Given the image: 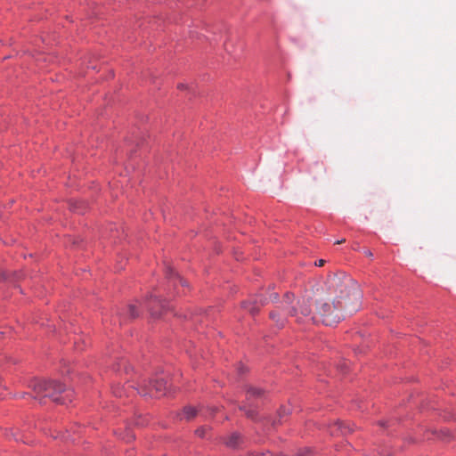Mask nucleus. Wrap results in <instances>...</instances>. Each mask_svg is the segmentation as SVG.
Here are the masks:
<instances>
[{
  "instance_id": "18",
  "label": "nucleus",
  "mask_w": 456,
  "mask_h": 456,
  "mask_svg": "<svg viewBox=\"0 0 456 456\" xmlns=\"http://www.w3.org/2000/svg\"><path fill=\"white\" fill-rule=\"evenodd\" d=\"M365 255L369 257H371L372 256V253L370 251V250H365Z\"/></svg>"
},
{
  "instance_id": "19",
  "label": "nucleus",
  "mask_w": 456,
  "mask_h": 456,
  "mask_svg": "<svg viewBox=\"0 0 456 456\" xmlns=\"http://www.w3.org/2000/svg\"><path fill=\"white\" fill-rule=\"evenodd\" d=\"M345 241H346V240H345V239H343V240H338L336 242V244H342V243H344Z\"/></svg>"
},
{
  "instance_id": "4",
  "label": "nucleus",
  "mask_w": 456,
  "mask_h": 456,
  "mask_svg": "<svg viewBox=\"0 0 456 456\" xmlns=\"http://www.w3.org/2000/svg\"><path fill=\"white\" fill-rule=\"evenodd\" d=\"M167 382L162 378H157L150 382L149 386H142L138 388V393L143 396L150 395L160 397L167 393Z\"/></svg>"
},
{
  "instance_id": "12",
  "label": "nucleus",
  "mask_w": 456,
  "mask_h": 456,
  "mask_svg": "<svg viewBox=\"0 0 456 456\" xmlns=\"http://www.w3.org/2000/svg\"><path fill=\"white\" fill-rule=\"evenodd\" d=\"M124 389L123 388H119V387H117L114 389V394L116 396H118V397H122L123 395H124Z\"/></svg>"
},
{
  "instance_id": "16",
  "label": "nucleus",
  "mask_w": 456,
  "mask_h": 456,
  "mask_svg": "<svg viewBox=\"0 0 456 456\" xmlns=\"http://www.w3.org/2000/svg\"><path fill=\"white\" fill-rule=\"evenodd\" d=\"M177 281L182 286L187 285L186 281L183 279L180 278L179 276L177 277Z\"/></svg>"
},
{
  "instance_id": "3",
  "label": "nucleus",
  "mask_w": 456,
  "mask_h": 456,
  "mask_svg": "<svg viewBox=\"0 0 456 456\" xmlns=\"http://www.w3.org/2000/svg\"><path fill=\"white\" fill-rule=\"evenodd\" d=\"M29 387L34 391L36 399L42 400L47 397L60 404L72 401L71 392L66 391L63 385L53 380L34 379Z\"/></svg>"
},
{
  "instance_id": "22",
  "label": "nucleus",
  "mask_w": 456,
  "mask_h": 456,
  "mask_svg": "<svg viewBox=\"0 0 456 456\" xmlns=\"http://www.w3.org/2000/svg\"><path fill=\"white\" fill-rule=\"evenodd\" d=\"M379 424H380L381 426H385V422H383V421H382V422H380Z\"/></svg>"
},
{
  "instance_id": "23",
  "label": "nucleus",
  "mask_w": 456,
  "mask_h": 456,
  "mask_svg": "<svg viewBox=\"0 0 456 456\" xmlns=\"http://www.w3.org/2000/svg\"><path fill=\"white\" fill-rule=\"evenodd\" d=\"M3 334V332H0V336Z\"/></svg>"
},
{
  "instance_id": "6",
  "label": "nucleus",
  "mask_w": 456,
  "mask_h": 456,
  "mask_svg": "<svg viewBox=\"0 0 456 456\" xmlns=\"http://www.w3.org/2000/svg\"><path fill=\"white\" fill-rule=\"evenodd\" d=\"M241 437L238 433L231 434L224 441L225 444L231 448H236L240 444Z\"/></svg>"
},
{
  "instance_id": "11",
  "label": "nucleus",
  "mask_w": 456,
  "mask_h": 456,
  "mask_svg": "<svg viewBox=\"0 0 456 456\" xmlns=\"http://www.w3.org/2000/svg\"><path fill=\"white\" fill-rule=\"evenodd\" d=\"M128 314L131 318H135L139 315V313L137 311V307L135 305H130L128 306Z\"/></svg>"
},
{
  "instance_id": "17",
  "label": "nucleus",
  "mask_w": 456,
  "mask_h": 456,
  "mask_svg": "<svg viewBox=\"0 0 456 456\" xmlns=\"http://www.w3.org/2000/svg\"><path fill=\"white\" fill-rule=\"evenodd\" d=\"M325 261L323 259H320L317 262H315V265L317 266H322L324 265Z\"/></svg>"
},
{
  "instance_id": "21",
  "label": "nucleus",
  "mask_w": 456,
  "mask_h": 456,
  "mask_svg": "<svg viewBox=\"0 0 456 456\" xmlns=\"http://www.w3.org/2000/svg\"><path fill=\"white\" fill-rule=\"evenodd\" d=\"M259 304H260L261 305H265V301H264V300H262V299H260V300H259Z\"/></svg>"
},
{
  "instance_id": "5",
  "label": "nucleus",
  "mask_w": 456,
  "mask_h": 456,
  "mask_svg": "<svg viewBox=\"0 0 456 456\" xmlns=\"http://www.w3.org/2000/svg\"><path fill=\"white\" fill-rule=\"evenodd\" d=\"M263 393H264V391L262 389L256 388V387H254L251 386L247 388V402H248V403L241 405L240 407V409L241 411H243L248 418H250V419L255 418V411L248 409V406H249V404H250L251 399L254 397H260L263 395Z\"/></svg>"
},
{
  "instance_id": "8",
  "label": "nucleus",
  "mask_w": 456,
  "mask_h": 456,
  "mask_svg": "<svg viewBox=\"0 0 456 456\" xmlns=\"http://www.w3.org/2000/svg\"><path fill=\"white\" fill-rule=\"evenodd\" d=\"M151 302L147 305V307H149L150 311H151V315L153 316H158L159 314L158 312L154 309V305H159L161 308H165V305H163L162 301L157 297H154L152 296H151Z\"/></svg>"
},
{
  "instance_id": "20",
  "label": "nucleus",
  "mask_w": 456,
  "mask_h": 456,
  "mask_svg": "<svg viewBox=\"0 0 456 456\" xmlns=\"http://www.w3.org/2000/svg\"><path fill=\"white\" fill-rule=\"evenodd\" d=\"M178 88L179 89H184L185 88V85L180 84V85H178Z\"/></svg>"
},
{
  "instance_id": "1",
  "label": "nucleus",
  "mask_w": 456,
  "mask_h": 456,
  "mask_svg": "<svg viewBox=\"0 0 456 456\" xmlns=\"http://www.w3.org/2000/svg\"><path fill=\"white\" fill-rule=\"evenodd\" d=\"M327 297L316 301L318 322L332 326L344 317L343 312L353 314L361 305L362 292L358 284L345 273L330 276L327 281Z\"/></svg>"
},
{
  "instance_id": "14",
  "label": "nucleus",
  "mask_w": 456,
  "mask_h": 456,
  "mask_svg": "<svg viewBox=\"0 0 456 456\" xmlns=\"http://www.w3.org/2000/svg\"><path fill=\"white\" fill-rule=\"evenodd\" d=\"M166 273L167 276L171 277L174 274V270L171 267H167Z\"/></svg>"
},
{
  "instance_id": "13",
  "label": "nucleus",
  "mask_w": 456,
  "mask_h": 456,
  "mask_svg": "<svg viewBox=\"0 0 456 456\" xmlns=\"http://www.w3.org/2000/svg\"><path fill=\"white\" fill-rule=\"evenodd\" d=\"M205 433H206V428H198L196 430V434L200 436V437H204L205 436Z\"/></svg>"
},
{
  "instance_id": "2",
  "label": "nucleus",
  "mask_w": 456,
  "mask_h": 456,
  "mask_svg": "<svg viewBox=\"0 0 456 456\" xmlns=\"http://www.w3.org/2000/svg\"><path fill=\"white\" fill-rule=\"evenodd\" d=\"M294 303V297L289 293H286L283 299L282 311L277 309L270 313V318L276 322L277 326L281 328L285 324L284 314L295 319L297 323H310L317 322L318 320L314 314H312L310 303L307 299Z\"/></svg>"
},
{
  "instance_id": "15",
  "label": "nucleus",
  "mask_w": 456,
  "mask_h": 456,
  "mask_svg": "<svg viewBox=\"0 0 456 456\" xmlns=\"http://www.w3.org/2000/svg\"><path fill=\"white\" fill-rule=\"evenodd\" d=\"M134 438V436L131 435L130 433H127L126 436H124L123 439L129 442L130 440H132Z\"/></svg>"
},
{
  "instance_id": "10",
  "label": "nucleus",
  "mask_w": 456,
  "mask_h": 456,
  "mask_svg": "<svg viewBox=\"0 0 456 456\" xmlns=\"http://www.w3.org/2000/svg\"><path fill=\"white\" fill-rule=\"evenodd\" d=\"M331 435H337L338 432H340L342 435L346 434V428L342 422H336L334 423L333 427H331Z\"/></svg>"
},
{
  "instance_id": "7",
  "label": "nucleus",
  "mask_w": 456,
  "mask_h": 456,
  "mask_svg": "<svg viewBox=\"0 0 456 456\" xmlns=\"http://www.w3.org/2000/svg\"><path fill=\"white\" fill-rule=\"evenodd\" d=\"M197 415V410L194 407L187 406L184 407L182 413L180 414V418L182 419L191 420Z\"/></svg>"
},
{
  "instance_id": "9",
  "label": "nucleus",
  "mask_w": 456,
  "mask_h": 456,
  "mask_svg": "<svg viewBox=\"0 0 456 456\" xmlns=\"http://www.w3.org/2000/svg\"><path fill=\"white\" fill-rule=\"evenodd\" d=\"M258 301L251 302H244L242 304V307L247 309L250 314H255L259 311V306L257 305Z\"/></svg>"
}]
</instances>
